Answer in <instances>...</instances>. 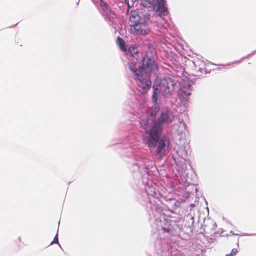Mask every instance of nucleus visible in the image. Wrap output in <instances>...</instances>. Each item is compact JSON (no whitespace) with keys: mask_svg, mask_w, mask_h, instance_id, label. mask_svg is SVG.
Listing matches in <instances>:
<instances>
[{"mask_svg":"<svg viewBox=\"0 0 256 256\" xmlns=\"http://www.w3.org/2000/svg\"><path fill=\"white\" fill-rule=\"evenodd\" d=\"M130 53L132 54V56L134 58H136V60H138V52L136 50V49L134 48H130Z\"/></svg>","mask_w":256,"mask_h":256,"instance_id":"nucleus-13","label":"nucleus"},{"mask_svg":"<svg viewBox=\"0 0 256 256\" xmlns=\"http://www.w3.org/2000/svg\"><path fill=\"white\" fill-rule=\"evenodd\" d=\"M208 66L204 65L200 66L194 65V68L190 72V74L196 77L202 76L204 74H206L210 72L208 71Z\"/></svg>","mask_w":256,"mask_h":256,"instance_id":"nucleus-8","label":"nucleus"},{"mask_svg":"<svg viewBox=\"0 0 256 256\" xmlns=\"http://www.w3.org/2000/svg\"><path fill=\"white\" fill-rule=\"evenodd\" d=\"M58 235L56 234L54 238V240L51 242L50 244H58Z\"/></svg>","mask_w":256,"mask_h":256,"instance_id":"nucleus-17","label":"nucleus"},{"mask_svg":"<svg viewBox=\"0 0 256 256\" xmlns=\"http://www.w3.org/2000/svg\"><path fill=\"white\" fill-rule=\"evenodd\" d=\"M136 0H125V2L127 4L128 7L130 8L133 6L134 2Z\"/></svg>","mask_w":256,"mask_h":256,"instance_id":"nucleus-14","label":"nucleus"},{"mask_svg":"<svg viewBox=\"0 0 256 256\" xmlns=\"http://www.w3.org/2000/svg\"><path fill=\"white\" fill-rule=\"evenodd\" d=\"M130 30L132 34L136 35H145L150 32V28L148 24L142 20L138 24H132Z\"/></svg>","mask_w":256,"mask_h":256,"instance_id":"nucleus-5","label":"nucleus"},{"mask_svg":"<svg viewBox=\"0 0 256 256\" xmlns=\"http://www.w3.org/2000/svg\"><path fill=\"white\" fill-rule=\"evenodd\" d=\"M167 140L166 138H162L159 141L157 148L158 154H161L164 151V148L166 146Z\"/></svg>","mask_w":256,"mask_h":256,"instance_id":"nucleus-9","label":"nucleus"},{"mask_svg":"<svg viewBox=\"0 0 256 256\" xmlns=\"http://www.w3.org/2000/svg\"><path fill=\"white\" fill-rule=\"evenodd\" d=\"M129 69L133 72L135 76V80H137L136 83L138 86L143 90L144 87V83H143V78L145 76L142 74L141 66L138 68H137L136 64L135 63L130 62L128 64Z\"/></svg>","mask_w":256,"mask_h":256,"instance_id":"nucleus-6","label":"nucleus"},{"mask_svg":"<svg viewBox=\"0 0 256 256\" xmlns=\"http://www.w3.org/2000/svg\"><path fill=\"white\" fill-rule=\"evenodd\" d=\"M176 84L172 78L166 77L161 79L158 84L156 86L158 87L159 90L163 95L166 96H170L172 95Z\"/></svg>","mask_w":256,"mask_h":256,"instance_id":"nucleus-3","label":"nucleus"},{"mask_svg":"<svg viewBox=\"0 0 256 256\" xmlns=\"http://www.w3.org/2000/svg\"><path fill=\"white\" fill-rule=\"evenodd\" d=\"M141 4L144 7L156 8V10L162 12L164 15L166 14L167 8L165 6L164 0H141Z\"/></svg>","mask_w":256,"mask_h":256,"instance_id":"nucleus-4","label":"nucleus"},{"mask_svg":"<svg viewBox=\"0 0 256 256\" xmlns=\"http://www.w3.org/2000/svg\"><path fill=\"white\" fill-rule=\"evenodd\" d=\"M174 120V116L172 112L166 108L162 110L161 114L158 120V123L160 128L164 124L171 123Z\"/></svg>","mask_w":256,"mask_h":256,"instance_id":"nucleus-7","label":"nucleus"},{"mask_svg":"<svg viewBox=\"0 0 256 256\" xmlns=\"http://www.w3.org/2000/svg\"><path fill=\"white\" fill-rule=\"evenodd\" d=\"M156 114L152 112L148 116L140 122L144 130L143 140L148 147H156L161 134L162 128L156 122Z\"/></svg>","mask_w":256,"mask_h":256,"instance_id":"nucleus-1","label":"nucleus"},{"mask_svg":"<svg viewBox=\"0 0 256 256\" xmlns=\"http://www.w3.org/2000/svg\"><path fill=\"white\" fill-rule=\"evenodd\" d=\"M130 22L132 24H138L140 21L143 20L140 18L138 13L136 12H132L130 16Z\"/></svg>","mask_w":256,"mask_h":256,"instance_id":"nucleus-10","label":"nucleus"},{"mask_svg":"<svg viewBox=\"0 0 256 256\" xmlns=\"http://www.w3.org/2000/svg\"><path fill=\"white\" fill-rule=\"evenodd\" d=\"M238 251L236 248L232 249L231 252L230 254H227L226 256H235L238 253Z\"/></svg>","mask_w":256,"mask_h":256,"instance_id":"nucleus-15","label":"nucleus"},{"mask_svg":"<svg viewBox=\"0 0 256 256\" xmlns=\"http://www.w3.org/2000/svg\"><path fill=\"white\" fill-rule=\"evenodd\" d=\"M100 4L104 10H108V6L106 2H104L103 1H102L100 2Z\"/></svg>","mask_w":256,"mask_h":256,"instance_id":"nucleus-16","label":"nucleus"},{"mask_svg":"<svg viewBox=\"0 0 256 256\" xmlns=\"http://www.w3.org/2000/svg\"><path fill=\"white\" fill-rule=\"evenodd\" d=\"M141 69L142 74L146 77L142 78L144 83L143 90L146 91L151 87V74H156L158 71V64L153 57L144 56L142 58Z\"/></svg>","mask_w":256,"mask_h":256,"instance_id":"nucleus-2","label":"nucleus"},{"mask_svg":"<svg viewBox=\"0 0 256 256\" xmlns=\"http://www.w3.org/2000/svg\"><path fill=\"white\" fill-rule=\"evenodd\" d=\"M116 42L120 50L124 52H126V48L125 42L124 40L120 36H118L117 38Z\"/></svg>","mask_w":256,"mask_h":256,"instance_id":"nucleus-11","label":"nucleus"},{"mask_svg":"<svg viewBox=\"0 0 256 256\" xmlns=\"http://www.w3.org/2000/svg\"><path fill=\"white\" fill-rule=\"evenodd\" d=\"M154 92L152 96V100L154 102L156 103L158 100V94L161 92L158 87L154 85L153 86Z\"/></svg>","mask_w":256,"mask_h":256,"instance_id":"nucleus-12","label":"nucleus"}]
</instances>
